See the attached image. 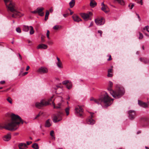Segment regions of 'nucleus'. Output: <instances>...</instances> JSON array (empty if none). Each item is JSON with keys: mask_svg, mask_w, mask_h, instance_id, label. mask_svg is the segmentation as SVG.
<instances>
[{"mask_svg": "<svg viewBox=\"0 0 149 149\" xmlns=\"http://www.w3.org/2000/svg\"><path fill=\"white\" fill-rule=\"evenodd\" d=\"M11 119L6 122L3 126L0 125V130L4 128L10 131H15L19 127V124L24 123V121L18 116L12 113L10 116Z\"/></svg>", "mask_w": 149, "mask_h": 149, "instance_id": "obj_1", "label": "nucleus"}, {"mask_svg": "<svg viewBox=\"0 0 149 149\" xmlns=\"http://www.w3.org/2000/svg\"><path fill=\"white\" fill-rule=\"evenodd\" d=\"M91 101H93L98 104H101L105 107L110 106L112 103L113 99L110 98L107 93L104 92L100 97L99 99H95L93 97H91Z\"/></svg>", "mask_w": 149, "mask_h": 149, "instance_id": "obj_2", "label": "nucleus"}, {"mask_svg": "<svg viewBox=\"0 0 149 149\" xmlns=\"http://www.w3.org/2000/svg\"><path fill=\"white\" fill-rule=\"evenodd\" d=\"M8 11H10L13 13L12 17L16 18L17 17H20L23 15L19 12L17 9V7L15 4L11 1L10 0H3Z\"/></svg>", "mask_w": 149, "mask_h": 149, "instance_id": "obj_3", "label": "nucleus"}, {"mask_svg": "<svg viewBox=\"0 0 149 149\" xmlns=\"http://www.w3.org/2000/svg\"><path fill=\"white\" fill-rule=\"evenodd\" d=\"M113 83L109 81L107 89L113 97L115 98H118L121 97L124 93V89L122 87H119L117 91H114L112 90Z\"/></svg>", "mask_w": 149, "mask_h": 149, "instance_id": "obj_4", "label": "nucleus"}, {"mask_svg": "<svg viewBox=\"0 0 149 149\" xmlns=\"http://www.w3.org/2000/svg\"><path fill=\"white\" fill-rule=\"evenodd\" d=\"M48 102H46L44 100H42L40 101V102H37L36 103V107L39 109H40L41 107L47 106L48 105Z\"/></svg>", "mask_w": 149, "mask_h": 149, "instance_id": "obj_5", "label": "nucleus"}, {"mask_svg": "<svg viewBox=\"0 0 149 149\" xmlns=\"http://www.w3.org/2000/svg\"><path fill=\"white\" fill-rule=\"evenodd\" d=\"M75 113L77 114L78 116H82L83 114L82 109L79 106H77L75 107Z\"/></svg>", "mask_w": 149, "mask_h": 149, "instance_id": "obj_6", "label": "nucleus"}, {"mask_svg": "<svg viewBox=\"0 0 149 149\" xmlns=\"http://www.w3.org/2000/svg\"><path fill=\"white\" fill-rule=\"evenodd\" d=\"M62 119V117L61 113H58L54 115L53 118L54 122L56 123L60 121Z\"/></svg>", "mask_w": 149, "mask_h": 149, "instance_id": "obj_7", "label": "nucleus"}, {"mask_svg": "<svg viewBox=\"0 0 149 149\" xmlns=\"http://www.w3.org/2000/svg\"><path fill=\"white\" fill-rule=\"evenodd\" d=\"M80 15L82 18L85 20L87 21L89 19L90 16L92 15V13L91 12L80 13Z\"/></svg>", "mask_w": 149, "mask_h": 149, "instance_id": "obj_8", "label": "nucleus"}, {"mask_svg": "<svg viewBox=\"0 0 149 149\" xmlns=\"http://www.w3.org/2000/svg\"><path fill=\"white\" fill-rule=\"evenodd\" d=\"M95 22L97 25H103L105 23V19L102 17H98L95 19Z\"/></svg>", "mask_w": 149, "mask_h": 149, "instance_id": "obj_9", "label": "nucleus"}, {"mask_svg": "<svg viewBox=\"0 0 149 149\" xmlns=\"http://www.w3.org/2000/svg\"><path fill=\"white\" fill-rule=\"evenodd\" d=\"M129 117L130 119H134L136 116L135 111L133 110H130L128 112Z\"/></svg>", "mask_w": 149, "mask_h": 149, "instance_id": "obj_10", "label": "nucleus"}, {"mask_svg": "<svg viewBox=\"0 0 149 149\" xmlns=\"http://www.w3.org/2000/svg\"><path fill=\"white\" fill-rule=\"evenodd\" d=\"M91 117H89L86 120V122L87 124L89 125H93L94 124L95 121L92 118L93 117V115L94 114V113L91 112Z\"/></svg>", "mask_w": 149, "mask_h": 149, "instance_id": "obj_11", "label": "nucleus"}, {"mask_svg": "<svg viewBox=\"0 0 149 149\" xmlns=\"http://www.w3.org/2000/svg\"><path fill=\"white\" fill-rule=\"evenodd\" d=\"M37 71L40 74H45L48 72V70L46 68L42 67L38 70Z\"/></svg>", "mask_w": 149, "mask_h": 149, "instance_id": "obj_12", "label": "nucleus"}, {"mask_svg": "<svg viewBox=\"0 0 149 149\" xmlns=\"http://www.w3.org/2000/svg\"><path fill=\"white\" fill-rule=\"evenodd\" d=\"M43 8H37V13L40 16H43L44 15V13L42 12V11L44 10Z\"/></svg>", "mask_w": 149, "mask_h": 149, "instance_id": "obj_13", "label": "nucleus"}, {"mask_svg": "<svg viewBox=\"0 0 149 149\" xmlns=\"http://www.w3.org/2000/svg\"><path fill=\"white\" fill-rule=\"evenodd\" d=\"M72 18L74 22H77L82 20L81 19L78 15H74L72 16Z\"/></svg>", "mask_w": 149, "mask_h": 149, "instance_id": "obj_14", "label": "nucleus"}, {"mask_svg": "<svg viewBox=\"0 0 149 149\" xmlns=\"http://www.w3.org/2000/svg\"><path fill=\"white\" fill-rule=\"evenodd\" d=\"M138 103L139 105L144 108H146L148 107V104L146 103L142 102L140 100H138Z\"/></svg>", "mask_w": 149, "mask_h": 149, "instance_id": "obj_15", "label": "nucleus"}, {"mask_svg": "<svg viewBox=\"0 0 149 149\" xmlns=\"http://www.w3.org/2000/svg\"><path fill=\"white\" fill-rule=\"evenodd\" d=\"M19 149H26L27 147L25 143H19L18 145Z\"/></svg>", "mask_w": 149, "mask_h": 149, "instance_id": "obj_16", "label": "nucleus"}, {"mask_svg": "<svg viewBox=\"0 0 149 149\" xmlns=\"http://www.w3.org/2000/svg\"><path fill=\"white\" fill-rule=\"evenodd\" d=\"M47 48V45L44 44H40L37 47V49H45Z\"/></svg>", "mask_w": 149, "mask_h": 149, "instance_id": "obj_17", "label": "nucleus"}, {"mask_svg": "<svg viewBox=\"0 0 149 149\" xmlns=\"http://www.w3.org/2000/svg\"><path fill=\"white\" fill-rule=\"evenodd\" d=\"M11 138L10 134L8 133L7 134L4 136L3 138V140L5 141H8Z\"/></svg>", "mask_w": 149, "mask_h": 149, "instance_id": "obj_18", "label": "nucleus"}, {"mask_svg": "<svg viewBox=\"0 0 149 149\" xmlns=\"http://www.w3.org/2000/svg\"><path fill=\"white\" fill-rule=\"evenodd\" d=\"M139 60L141 61L144 63L146 64L149 63V59L147 58H139Z\"/></svg>", "mask_w": 149, "mask_h": 149, "instance_id": "obj_19", "label": "nucleus"}, {"mask_svg": "<svg viewBox=\"0 0 149 149\" xmlns=\"http://www.w3.org/2000/svg\"><path fill=\"white\" fill-rule=\"evenodd\" d=\"M97 3L94 0H91L90 3V6L91 8H94L96 6Z\"/></svg>", "mask_w": 149, "mask_h": 149, "instance_id": "obj_20", "label": "nucleus"}, {"mask_svg": "<svg viewBox=\"0 0 149 149\" xmlns=\"http://www.w3.org/2000/svg\"><path fill=\"white\" fill-rule=\"evenodd\" d=\"M101 9L106 13H107L109 11V9L108 7L106 6H102L101 8Z\"/></svg>", "mask_w": 149, "mask_h": 149, "instance_id": "obj_21", "label": "nucleus"}, {"mask_svg": "<svg viewBox=\"0 0 149 149\" xmlns=\"http://www.w3.org/2000/svg\"><path fill=\"white\" fill-rule=\"evenodd\" d=\"M51 125V124L50 123V120L48 119L47 120L45 124V126L46 127H49Z\"/></svg>", "mask_w": 149, "mask_h": 149, "instance_id": "obj_22", "label": "nucleus"}, {"mask_svg": "<svg viewBox=\"0 0 149 149\" xmlns=\"http://www.w3.org/2000/svg\"><path fill=\"white\" fill-rule=\"evenodd\" d=\"M29 28V26H27L24 25L23 27V30L25 32H28Z\"/></svg>", "mask_w": 149, "mask_h": 149, "instance_id": "obj_23", "label": "nucleus"}, {"mask_svg": "<svg viewBox=\"0 0 149 149\" xmlns=\"http://www.w3.org/2000/svg\"><path fill=\"white\" fill-rule=\"evenodd\" d=\"M53 104L54 105V108H56V109L60 108H61V104L60 103H58V104L57 106H55V103H54L53 102Z\"/></svg>", "mask_w": 149, "mask_h": 149, "instance_id": "obj_24", "label": "nucleus"}, {"mask_svg": "<svg viewBox=\"0 0 149 149\" xmlns=\"http://www.w3.org/2000/svg\"><path fill=\"white\" fill-rule=\"evenodd\" d=\"M140 120L143 122H145L148 121L149 118L148 117H143L141 118H140Z\"/></svg>", "mask_w": 149, "mask_h": 149, "instance_id": "obj_25", "label": "nucleus"}, {"mask_svg": "<svg viewBox=\"0 0 149 149\" xmlns=\"http://www.w3.org/2000/svg\"><path fill=\"white\" fill-rule=\"evenodd\" d=\"M75 1L74 0H71V1L69 3V5L71 8H72L75 5Z\"/></svg>", "mask_w": 149, "mask_h": 149, "instance_id": "obj_26", "label": "nucleus"}, {"mask_svg": "<svg viewBox=\"0 0 149 149\" xmlns=\"http://www.w3.org/2000/svg\"><path fill=\"white\" fill-rule=\"evenodd\" d=\"M32 147L34 149H38L39 147L37 143H33L32 146Z\"/></svg>", "mask_w": 149, "mask_h": 149, "instance_id": "obj_27", "label": "nucleus"}, {"mask_svg": "<svg viewBox=\"0 0 149 149\" xmlns=\"http://www.w3.org/2000/svg\"><path fill=\"white\" fill-rule=\"evenodd\" d=\"M29 29H30L29 33L30 35H32L34 33V31L33 30V28L31 26H29Z\"/></svg>", "mask_w": 149, "mask_h": 149, "instance_id": "obj_28", "label": "nucleus"}, {"mask_svg": "<svg viewBox=\"0 0 149 149\" xmlns=\"http://www.w3.org/2000/svg\"><path fill=\"white\" fill-rule=\"evenodd\" d=\"M53 97L54 96H53L49 99L48 101H46V102H48V105L49 104H51V102H52L53 103V102H54V101L52 100Z\"/></svg>", "mask_w": 149, "mask_h": 149, "instance_id": "obj_29", "label": "nucleus"}, {"mask_svg": "<svg viewBox=\"0 0 149 149\" xmlns=\"http://www.w3.org/2000/svg\"><path fill=\"white\" fill-rule=\"evenodd\" d=\"M53 97L54 96H53L49 99L48 101H46V102H48V105L49 104H51V102H52L53 103V102H54V101L52 100Z\"/></svg>", "mask_w": 149, "mask_h": 149, "instance_id": "obj_30", "label": "nucleus"}, {"mask_svg": "<svg viewBox=\"0 0 149 149\" xmlns=\"http://www.w3.org/2000/svg\"><path fill=\"white\" fill-rule=\"evenodd\" d=\"M49 11L47 10H46L45 18V21L47 20V19L48 18V16L49 15Z\"/></svg>", "mask_w": 149, "mask_h": 149, "instance_id": "obj_31", "label": "nucleus"}, {"mask_svg": "<svg viewBox=\"0 0 149 149\" xmlns=\"http://www.w3.org/2000/svg\"><path fill=\"white\" fill-rule=\"evenodd\" d=\"M56 65L59 68H63L62 66V63L61 62H57Z\"/></svg>", "mask_w": 149, "mask_h": 149, "instance_id": "obj_32", "label": "nucleus"}, {"mask_svg": "<svg viewBox=\"0 0 149 149\" xmlns=\"http://www.w3.org/2000/svg\"><path fill=\"white\" fill-rule=\"evenodd\" d=\"M72 84L71 82L70 83L69 82L66 85V87L68 89H71L72 88Z\"/></svg>", "mask_w": 149, "mask_h": 149, "instance_id": "obj_33", "label": "nucleus"}, {"mask_svg": "<svg viewBox=\"0 0 149 149\" xmlns=\"http://www.w3.org/2000/svg\"><path fill=\"white\" fill-rule=\"evenodd\" d=\"M69 107L66 108L65 109V112L66 113L67 116H68L69 114Z\"/></svg>", "mask_w": 149, "mask_h": 149, "instance_id": "obj_34", "label": "nucleus"}, {"mask_svg": "<svg viewBox=\"0 0 149 149\" xmlns=\"http://www.w3.org/2000/svg\"><path fill=\"white\" fill-rule=\"evenodd\" d=\"M115 1H117L121 5H124V2L123 0H115Z\"/></svg>", "mask_w": 149, "mask_h": 149, "instance_id": "obj_35", "label": "nucleus"}, {"mask_svg": "<svg viewBox=\"0 0 149 149\" xmlns=\"http://www.w3.org/2000/svg\"><path fill=\"white\" fill-rule=\"evenodd\" d=\"M128 6L130 9H132L134 6V4L131 3L129 4Z\"/></svg>", "mask_w": 149, "mask_h": 149, "instance_id": "obj_36", "label": "nucleus"}, {"mask_svg": "<svg viewBox=\"0 0 149 149\" xmlns=\"http://www.w3.org/2000/svg\"><path fill=\"white\" fill-rule=\"evenodd\" d=\"M54 131L53 130L51 131L50 132V135L52 137H53L54 139H55V137L54 136Z\"/></svg>", "mask_w": 149, "mask_h": 149, "instance_id": "obj_37", "label": "nucleus"}, {"mask_svg": "<svg viewBox=\"0 0 149 149\" xmlns=\"http://www.w3.org/2000/svg\"><path fill=\"white\" fill-rule=\"evenodd\" d=\"M60 26L58 25H56L54 26L53 28L55 30H57L59 28Z\"/></svg>", "mask_w": 149, "mask_h": 149, "instance_id": "obj_38", "label": "nucleus"}, {"mask_svg": "<svg viewBox=\"0 0 149 149\" xmlns=\"http://www.w3.org/2000/svg\"><path fill=\"white\" fill-rule=\"evenodd\" d=\"M69 83V81L65 80V81H63V82L62 83L63 85H67Z\"/></svg>", "mask_w": 149, "mask_h": 149, "instance_id": "obj_39", "label": "nucleus"}, {"mask_svg": "<svg viewBox=\"0 0 149 149\" xmlns=\"http://www.w3.org/2000/svg\"><path fill=\"white\" fill-rule=\"evenodd\" d=\"M138 3H140L141 5H143L142 0H135Z\"/></svg>", "mask_w": 149, "mask_h": 149, "instance_id": "obj_40", "label": "nucleus"}, {"mask_svg": "<svg viewBox=\"0 0 149 149\" xmlns=\"http://www.w3.org/2000/svg\"><path fill=\"white\" fill-rule=\"evenodd\" d=\"M49 30H47V33H46L48 39H50V38L49 37Z\"/></svg>", "mask_w": 149, "mask_h": 149, "instance_id": "obj_41", "label": "nucleus"}, {"mask_svg": "<svg viewBox=\"0 0 149 149\" xmlns=\"http://www.w3.org/2000/svg\"><path fill=\"white\" fill-rule=\"evenodd\" d=\"M16 31L19 33H20L21 32V30L19 27H17L16 29Z\"/></svg>", "mask_w": 149, "mask_h": 149, "instance_id": "obj_42", "label": "nucleus"}, {"mask_svg": "<svg viewBox=\"0 0 149 149\" xmlns=\"http://www.w3.org/2000/svg\"><path fill=\"white\" fill-rule=\"evenodd\" d=\"M7 100L10 104H12V99L10 97H8Z\"/></svg>", "mask_w": 149, "mask_h": 149, "instance_id": "obj_43", "label": "nucleus"}, {"mask_svg": "<svg viewBox=\"0 0 149 149\" xmlns=\"http://www.w3.org/2000/svg\"><path fill=\"white\" fill-rule=\"evenodd\" d=\"M48 44L49 45H52L53 44V42L52 40H49L47 41Z\"/></svg>", "mask_w": 149, "mask_h": 149, "instance_id": "obj_44", "label": "nucleus"}, {"mask_svg": "<svg viewBox=\"0 0 149 149\" xmlns=\"http://www.w3.org/2000/svg\"><path fill=\"white\" fill-rule=\"evenodd\" d=\"M139 39H141L143 38V36L142 34L141 33H139Z\"/></svg>", "mask_w": 149, "mask_h": 149, "instance_id": "obj_45", "label": "nucleus"}, {"mask_svg": "<svg viewBox=\"0 0 149 149\" xmlns=\"http://www.w3.org/2000/svg\"><path fill=\"white\" fill-rule=\"evenodd\" d=\"M148 28H149V26H146L145 27H144L143 28V30H145V29H146L147 31L149 32V30H148Z\"/></svg>", "mask_w": 149, "mask_h": 149, "instance_id": "obj_46", "label": "nucleus"}, {"mask_svg": "<svg viewBox=\"0 0 149 149\" xmlns=\"http://www.w3.org/2000/svg\"><path fill=\"white\" fill-rule=\"evenodd\" d=\"M107 76L108 77H111L113 76V74L111 73H108Z\"/></svg>", "mask_w": 149, "mask_h": 149, "instance_id": "obj_47", "label": "nucleus"}, {"mask_svg": "<svg viewBox=\"0 0 149 149\" xmlns=\"http://www.w3.org/2000/svg\"><path fill=\"white\" fill-rule=\"evenodd\" d=\"M97 32L98 33H99L100 36L102 37V32L101 30H98Z\"/></svg>", "mask_w": 149, "mask_h": 149, "instance_id": "obj_48", "label": "nucleus"}, {"mask_svg": "<svg viewBox=\"0 0 149 149\" xmlns=\"http://www.w3.org/2000/svg\"><path fill=\"white\" fill-rule=\"evenodd\" d=\"M112 69L110 68L108 70V73H112Z\"/></svg>", "mask_w": 149, "mask_h": 149, "instance_id": "obj_49", "label": "nucleus"}, {"mask_svg": "<svg viewBox=\"0 0 149 149\" xmlns=\"http://www.w3.org/2000/svg\"><path fill=\"white\" fill-rule=\"evenodd\" d=\"M112 60L111 57V55H109V58L107 59L108 61H110Z\"/></svg>", "mask_w": 149, "mask_h": 149, "instance_id": "obj_50", "label": "nucleus"}, {"mask_svg": "<svg viewBox=\"0 0 149 149\" xmlns=\"http://www.w3.org/2000/svg\"><path fill=\"white\" fill-rule=\"evenodd\" d=\"M32 143V142L31 141H27L26 142V144H27V145H29L31 143Z\"/></svg>", "mask_w": 149, "mask_h": 149, "instance_id": "obj_51", "label": "nucleus"}, {"mask_svg": "<svg viewBox=\"0 0 149 149\" xmlns=\"http://www.w3.org/2000/svg\"><path fill=\"white\" fill-rule=\"evenodd\" d=\"M68 13L65 14H64L63 15V16L65 17H67L68 16Z\"/></svg>", "mask_w": 149, "mask_h": 149, "instance_id": "obj_52", "label": "nucleus"}, {"mask_svg": "<svg viewBox=\"0 0 149 149\" xmlns=\"http://www.w3.org/2000/svg\"><path fill=\"white\" fill-rule=\"evenodd\" d=\"M31 13L33 14H36L37 13V9L36 10L31 12Z\"/></svg>", "mask_w": 149, "mask_h": 149, "instance_id": "obj_53", "label": "nucleus"}, {"mask_svg": "<svg viewBox=\"0 0 149 149\" xmlns=\"http://www.w3.org/2000/svg\"><path fill=\"white\" fill-rule=\"evenodd\" d=\"M136 15L138 17V19H139V20L140 21L141 20V18H140V17L139 15L137 13H136Z\"/></svg>", "mask_w": 149, "mask_h": 149, "instance_id": "obj_54", "label": "nucleus"}, {"mask_svg": "<svg viewBox=\"0 0 149 149\" xmlns=\"http://www.w3.org/2000/svg\"><path fill=\"white\" fill-rule=\"evenodd\" d=\"M18 55H19V59H20V60H22V56H21V55L19 54H18Z\"/></svg>", "mask_w": 149, "mask_h": 149, "instance_id": "obj_55", "label": "nucleus"}, {"mask_svg": "<svg viewBox=\"0 0 149 149\" xmlns=\"http://www.w3.org/2000/svg\"><path fill=\"white\" fill-rule=\"evenodd\" d=\"M40 116V113L38 114L36 117L35 118V119H36L38 117Z\"/></svg>", "mask_w": 149, "mask_h": 149, "instance_id": "obj_56", "label": "nucleus"}, {"mask_svg": "<svg viewBox=\"0 0 149 149\" xmlns=\"http://www.w3.org/2000/svg\"><path fill=\"white\" fill-rule=\"evenodd\" d=\"M28 72H24V73H23L22 74V76H24V75H26V74H27L28 73Z\"/></svg>", "mask_w": 149, "mask_h": 149, "instance_id": "obj_57", "label": "nucleus"}, {"mask_svg": "<svg viewBox=\"0 0 149 149\" xmlns=\"http://www.w3.org/2000/svg\"><path fill=\"white\" fill-rule=\"evenodd\" d=\"M5 83V81H0V83L1 84H4Z\"/></svg>", "mask_w": 149, "mask_h": 149, "instance_id": "obj_58", "label": "nucleus"}, {"mask_svg": "<svg viewBox=\"0 0 149 149\" xmlns=\"http://www.w3.org/2000/svg\"><path fill=\"white\" fill-rule=\"evenodd\" d=\"M56 58H57V59L58 61V62H61L60 59L58 57H56Z\"/></svg>", "mask_w": 149, "mask_h": 149, "instance_id": "obj_59", "label": "nucleus"}, {"mask_svg": "<svg viewBox=\"0 0 149 149\" xmlns=\"http://www.w3.org/2000/svg\"><path fill=\"white\" fill-rule=\"evenodd\" d=\"M24 68H22L21 69V70H20V71L21 72H22L24 70Z\"/></svg>", "mask_w": 149, "mask_h": 149, "instance_id": "obj_60", "label": "nucleus"}, {"mask_svg": "<svg viewBox=\"0 0 149 149\" xmlns=\"http://www.w3.org/2000/svg\"><path fill=\"white\" fill-rule=\"evenodd\" d=\"M93 22H91L90 23V25L89 26V27H91V26H93Z\"/></svg>", "mask_w": 149, "mask_h": 149, "instance_id": "obj_61", "label": "nucleus"}, {"mask_svg": "<svg viewBox=\"0 0 149 149\" xmlns=\"http://www.w3.org/2000/svg\"><path fill=\"white\" fill-rule=\"evenodd\" d=\"M29 68H30V67H29V66H28L27 67H26V71L28 70H29Z\"/></svg>", "mask_w": 149, "mask_h": 149, "instance_id": "obj_62", "label": "nucleus"}, {"mask_svg": "<svg viewBox=\"0 0 149 149\" xmlns=\"http://www.w3.org/2000/svg\"><path fill=\"white\" fill-rule=\"evenodd\" d=\"M53 11V10L52 9V8H50V9H49V11L50 12H52Z\"/></svg>", "mask_w": 149, "mask_h": 149, "instance_id": "obj_63", "label": "nucleus"}, {"mask_svg": "<svg viewBox=\"0 0 149 149\" xmlns=\"http://www.w3.org/2000/svg\"><path fill=\"white\" fill-rule=\"evenodd\" d=\"M70 10V15H72L73 13V12H72V11H71V10Z\"/></svg>", "mask_w": 149, "mask_h": 149, "instance_id": "obj_64", "label": "nucleus"}]
</instances>
